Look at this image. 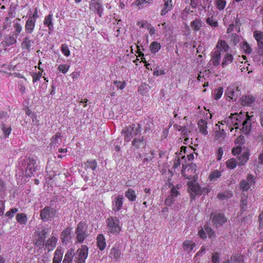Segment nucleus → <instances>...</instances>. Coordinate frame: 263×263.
Segmentation results:
<instances>
[{
	"label": "nucleus",
	"instance_id": "23",
	"mask_svg": "<svg viewBox=\"0 0 263 263\" xmlns=\"http://www.w3.org/2000/svg\"><path fill=\"white\" fill-rule=\"evenodd\" d=\"M35 22L34 19L28 18L25 23V30L27 33H31L34 29Z\"/></svg>",
	"mask_w": 263,
	"mask_h": 263
},
{
	"label": "nucleus",
	"instance_id": "57",
	"mask_svg": "<svg viewBox=\"0 0 263 263\" xmlns=\"http://www.w3.org/2000/svg\"><path fill=\"white\" fill-rule=\"evenodd\" d=\"M2 129L4 134V137L7 138L9 136L11 132V128L10 126H6L5 125H3Z\"/></svg>",
	"mask_w": 263,
	"mask_h": 263
},
{
	"label": "nucleus",
	"instance_id": "5",
	"mask_svg": "<svg viewBox=\"0 0 263 263\" xmlns=\"http://www.w3.org/2000/svg\"><path fill=\"white\" fill-rule=\"evenodd\" d=\"M88 248L86 245L81 246L74 253V261L76 263H85L88 257Z\"/></svg>",
	"mask_w": 263,
	"mask_h": 263
},
{
	"label": "nucleus",
	"instance_id": "59",
	"mask_svg": "<svg viewBox=\"0 0 263 263\" xmlns=\"http://www.w3.org/2000/svg\"><path fill=\"white\" fill-rule=\"evenodd\" d=\"M219 255L218 253L215 252L212 254V263H219Z\"/></svg>",
	"mask_w": 263,
	"mask_h": 263
},
{
	"label": "nucleus",
	"instance_id": "11",
	"mask_svg": "<svg viewBox=\"0 0 263 263\" xmlns=\"http://www.w3.org/2000/svg\"><path fill=\"white\" fill-rule=\"evenodd\" d=\"M124 197L122 195L115 197L112 201V209L115 212H119L121 210L123 204Z\"/></svg>",
	"mask_w": 263,
	"mask_h": 263
},
{
	"label": "nucleus",
	"instance_id": "63",
	"mask_svg": "<svg viewBox=\"0 0 263 263\" xmlns=\"http://www.w3.org/2000/svg\"><path fill=\"white\" fill-rule=\"evenodd\" d=\"M114 84L115 85H117V87L120 89H124L126 86L125 82H123V83H121L120 81H115L114 82Z\"/></svg>",
	"mask_w": 263,
	"mask_h": 263
},
{
	"label": "nucleus",
	"instance_id": "54",
	"mask_svg": "<svg viewBox=\"0 0 263 263\" xmlns=\"http://www.w3.org/2000/svg\"><path fill=\"white\" fill-rule=\"evenodd\" d=\"M146 4H147V3H145L144 0H137L135 3H133L132 5H136L138 7L139 9H141L143 8L145 6Z\"/></svg>",
	"mask_w": 263,
	"mask_h": 263
},
{
	"label": "nucleus",
	"instance_id": "19",
	"mask_svg": "<svg viewBox=\"0 0 263 263\" xmlns=\"http://www.w3.org/2000/svg\"><path fill=\"white\" fill-rule=\"evenodd\" d=\"M221 59V53L219 51H214L212 53V57L210 63L216 67L219 66Z\"/></svg>",
	"mask_w": 263,
	"mask_h": 263
},
{
	"label": "nucleus",
	"instance_id": "52",
	"mask_svg": "<svg viewBox=\"0 0 263 263\" xmlns=\"http://www.w3.org/2000/svg\"><path fill=\"white\" fill-rule=\"evenodd\" d=\"M69 65L60 64L59 65L58 69L61 72L66 73L69 70Z\"/></svg>",
	"mask_w": 263,
	"mask_h": 263
},
{
	"label": "nucleus",
	"instance_id": "31",
	"mask_svg": "<svg viewBox=\"0 0 263 263\" xmlns=\"http://www.w3.org/2000/svg\"><path fill=\"white\" fill-rule=\"evenodd\" d=\"M33 43V41L30 39V37L26 36L24 39L23 41L21 44V46L23 49H26L28 51H30L31 50V46Z\"/></svg>",
	"mask_w": 263,
	"mask_h": 263
},
{
	"label": "nucleus",
	"instance_id": "56",
	"mask_svg": "<svg viewBox=\"0 0 263 263\" xmlns=\"http://www.w3.org/2000/svg\"><path fill=\"white\" fill-rule=\"evenodd\" d=\"M237 165V162L234 159H231L227 161V166L230 169L234 168Z\"/></svg>",
	"mask_w": 263,
	"mask_h": 263
},
{
	"label": "nucleus",
	"instance_id": "13",
	"mask_svg": "<svg viewBox=\"0 0 263 263\" xmlns=\"http://www.w3.org/2000/svg\"><path fill=\"white\" fill-rule=\"evenodd\" d=\"M198 235L199 237L202 239H205L206 237V235L211 238L215 237L213 231L207 226H205L203 228H201L199 231Z\"/></svg>",
	"mask_w": 263,
	"mask_h": 263
},
{
	"label": "nucleus",
	"instance_id": "12",
	"mask_svg": "<svg viewBox=\"0 0 263 263\" xmlns=\"http://www.w3.org/2000/svg\"><path fill=\"white\" fill-rule=\"evenodd\" d=\"M253 36L257 41L260 54L263 53V32L256 30L253 32Z\"/></svg>",
	"mask_w": 263,
	"mask_h": 263
},
{
	"label": "nucleus",
	"instance_id": "25",
	"mask_svg": "<svg viewBox=\"0 0 263 263\" xmlns=\"http://www.w3.org/2000/svg\"><path fill=\"white\" fill-rule=\"evenodd\" d=\"M97 243L98 248L103 251L106 246V240L103 234H99L97 237Z\"/></svg>",
	"mask_w": 263,
	"mask_h": 263
},
{
	"label": "nucleus",
	"instance_id": "48",
	"mask_svg": "<svg viewBox=\"0 0 263 263\" xmlns=\"http://www.w3.org/2000/svg\"><path fill=\"white\" fill-rule=\"evenodd\" d=\"M132 144L133 146L138 148L141 146H144L145 145V142L143 138L141 139H135L132 142Z\"/></svg>",
	"mask_w": 263,
	"mask_h": 263
},
{
	"label": "nucleus",
	"instance_id": "3",
	"mask_svg": "<svg viewBox=\"0 0 263 263\" xmlns=\"http://www.w3.org/2000/svg\"><path fill=\"white\" fill-rule=\"evenodd\" d=\"M77 243H82L88 236L87 226L84 222H80L76 229Z\"/></svg>",
	"mask_w": 263,
	"mask_h": 263
},
{
	"label": "nucleus",
	"instance_id": "44",
	"mask_svg": "<svg viewBox=\"0 0 263 263\" xmlns=\"http://www.w3.org/2000/svg\"><path fill=\"white\" fill-rule=\"evenodd\" d=\"M239 42V36L236 34H231L230 36V44L233 46L236 45Z\"/></svg>",
	"mask_w": 263,
	"mask_h": 263
},
{
	"label": "nucleus",
	"instance_id": "10",
	"mask_svg": "<svg viewBox=\"0 0 263 263\" xmlns=\"http://www.w3.org/2000/svg\"><path fill=\"white\" fill-rule=\"evenodd\" d=\"M255 183V179L251 175L247 176L246 180H242L240 183V187L243 191L248 190Z\"/></svg>",
	"mask_w": 263,
	"mask_h": 263
},
{
	"label": "nucleus",
	"instance_id": "62",
	"mask_svg": "<svg viewBox=\"0 0 263 263\" xmlns=\"http://www.w3.org/2000/svg\"><path fill=\"white\" fill-rule=\"evenodd\" d=\"M206 252V246H202L200 250L197 252L194 256V259H195L198 256H202Z\"/></svg>",
	"mask_w": 263,
	"mask_h": 263
},
{
	"label": "nucleus",
	"instance_id": "45",
	"mask_svg": "<svg viewBox=\"0 0 263 263\" xmlns=\"http://www.w3.org/2000/svg\"><path fill=\"white\" fill-rule=\"evenodd\" d=\"M61 50L65 57H68L70 55V51L67 44H63L61 46Z\"/></svg>",
	"mask_w": 263,
	"mask_h": 263
},
{
	"label": "nucleus",
	"instance_id": "39",
	"mask_svg": "<svg viewBox=\"0 0 263 263\" xmlns=\"http://www.w3.org/2000/svg\"><path fill=\"white\" fill-rule=\"evenodd\" d=\"M249 159V153L247 152L243 153L239 158V165H244Z\"/></svg>",
	"mask_w": 263,
	"mask_h": 263
},
{
	"label": "nucleus",
	"instance_id": "24",
	"mask_svg": "<svg viewBox=\"0 0 263 263\" xmlns=\"http://www.w3.org/2000/svg\"><path fill=\"white\" fill-rule=\"evenodd\" d=\"M44 24L49 29V33L50 34L53 30V15L49 14L46 16L44 20Z\"/></svg>",
	"mask_w": 263,
	"mask_h": 263
},
{
	"label": "nucleus",
	"instance_id": "35",
	"mask_svg": "<svg viewBox=\"0 0 263 263\" xmlns=\"http://www.w3.org/2000/svg\"><path fill=\"white\" fill-rule=\"evenodd\" d=\"M255 101V98L251 96H246L241 99V103L244 106H249L252 104Z\"/></svg>",
	"mask_w": 263,
	"mask_h": 263
},
{
	"label": "nucleus",
	"instance_id": "21",
	"mask_svg": "<svg viewBox=\"0 0 263 263\" xmlns=\"http://www.w3.org/2000/svg\"><path fill=\"white\" fill-rule=\"evenodd\" d=\"M229 49V46L225 41L219 40L218 41L214 51H218L221 53V52H227Z\"/></svg>",
	"mask_w": 263,
	"mask_h": 263
},
{
	"label": "nucleus",
	"instance_id": "20",
	"mask_svg": "<svg viewBox=\"0 0 263 263\" xmlns=\"http://www.w3.org/2000/svg\"><path fill=\"white\" fill-rule=\"evenodd\" d=\"M161 15L163 16L168 11H171L173 7L172 0H163V4L162 5Z\"/></svg>",
	"mask_w": 263,
	"mask_h": 263
},
{
	"label": "nucleus",
	"instance_id": "43",
	"mask_svg": "<svg viewBox=\"0 0 263 263\" xmlns=\"http://www.w3.org/2000/svg\"><path fill=\"white\" fill-rule=\"evenodd\" d=\"M231 262L235 263H243L242 260V256L239 254H233L231 258Z\"/></svg>",
	"mask_w": 263,
	"mask_h": 263
},
{
	"label": "nucleus",
	"instance_id": "4",
	"mask_svg": "<svg viewBox=\"0 0 263 263\" xmlns=\"http://www.w3.org/2000/svg\"><path fill=\"white\" fill-rule=\"evenodd\" d=\"M140 126L137 125V126L134 124L126 126L122 130V134H124V139L126 141H129L135 136L140 132Z\"/></svg>",
	"mask_w": 263,
	"mask_h": 263
},
{
	"label": "nucleus",
	"instance_id": "22",
	"mask_svg": "<svg viewBox=\"0 0 263 263\" xmlns=\"http://www.w3.org/2000/svg\"><path fill=\"white\" fill-rule=\"evenodd\" d=\"M71 231L72 228L70 227L67 228L66 229L63 231L61 235V239L63 242L67 243L70 241L71 238Z\"/></svg>",
	"mask_w": 263,
	"mask_h": 263
},
{
	"label": "nucleus",
	"instance_id": "40",
	"mask_svg": "<svg viewBox=\"0 0 263 263\" xmlns=\"http://www.w3.org/2000/svg\"><path fill=\"white\" fill-rule=\"evenodd\" d=\"M161 45L157 42H153L150 45V49L153 53L158 52L161 49Z\"/></svg>",
	"mask_w": 263,
	"mask_h": 263
},
{
	"label": "nucleus",
	"instance_id": "15",
	"mask_svg": "<svg viewBox=\"0 0 263 263\" xmlns=\"http://www.w3.org/2000/svg\"><path fill=\"white\" fill-rule=\"evenodd\" d=\"M179 193L175 186L171 189L170 195L166 198L165 204L167 206H171L174 202V198L177 197Z\"/></svg>",
	"mask_w": 263,
	"mask_h": 263
},
{
	"label": "nucleus",
	"instance_id": "29",
	"mask_svg": "<svg viewBox=\"0 0 263 263\" xmlns=\"http://www.w3.org/2000/svg\"><path fill=\"white\" fill-rule=\"evenodd\" d=\"M195 246V243L190 240H185L182 244V248L184 251H186L187 253L193 251Z\"/></svg>",
	"mask_w": 263,
	"mask_h": 263
},
{
	"label": "nucleus",
	"instance_id": "33",
	"mask_svg": "<svg viewBox=\"0 0 263 263\" xmlns=\"http://www.w3.org/2000/svg\"><path fill=\"white\" fill-rule=\"evenodd\" d=\"M58 239L55 237H52L46 243V247L48 251L52 250L56 246Z\"/></svg>",
	"mask_w": 263,
	"mask_h": 263
},
{
	"label": "nucleus",
	"instance_id": "2",
	"mask_svg": "<svg viewBox=\"0 0 263 263\" xmlns=\"http://www.w3.org/2000/svg\"><path fill=\"white\" fill-rule=\"evenodd\" d=\"M107 232L111 234H119L121 230L122 224L116 217H111L106 220Z\"/></svg>",
	"mask_w": 263,
	"mask_h": 263
},
{
	"label": "nucleus",
	"instance_id": "49",
	"mask_svg": "<svg viewBox=\"0 0 263 263\" xmlns=\"http://www.w3.org/2000/svg\"><path fill=\"white\" fill-rule=\"evenodd\" d=\"M179 130L181 132L182 136H183V138H184V141H185L184 143H186L187 141L189 140V138H187V137L188 136V135L190 132L185 127H181L179 129Z\"/></svg>",
	"mask_w": 263,
	"mask_h": 263
},
{
	"label": "nucleus",
	"instance_id": "47",
	"mask_svg": "<svg viewBox=\"0 0 263 263\" xmlns=\"http://www.w3.org/2000/svg\"><path fill=\"white\" fill-rule=\"evenodd\" d=\"M241 48L247 54L250 53L252 51L250 46L247 42L243 41L241 43Z\"/></svg>",
	"mask_w": 263,
	"mask_h": 263
},
{
	"label": "nucleus",
	"instance_id": "9",
	"mask_svg": "<svg viewBox=\"0 0 263 263\" xmlns=\"http://www.w3.org/2000/svg\"><path fill=\"white\" fill-rule=\"evenodd\" d=\"M89 8L92 11L96 12L100 17L102 16L103 8L100 0H91Z\"/></svg>",
	"mask_w": 263,
	"mask_h": 263
},
{
	"label": "nucleus",
	"instance_id": "46",
	"mask_svg": "<svg viewBox=\"0 0 263 263\" xmlns=\"http://www.w3.org/2000/svg\"><path fill=\"white\" fill-rule=\"evenodd\" d=\"M85 166L92 170H95L97 166V162L95 160H88L85 163Z\"/></svg>",
	"mask_w": 263,
	"mask_h": 263
},
{
	"label": "nucleus",
	"instance_id": "61",
	"mask_svg": "<svg viewBox=\"0 0 263 263\" xmlns=\"http://www.w3.org/2000/svg\"><path fill=\"white\" fill-rule=\"evenodd\" d=\"M17 212H18L17 209L13 208L10 211L6 212V216L9 217L10 218H11L14 216V214H15Z\"/></svg>",
	"mask_w": 263,
	"mask_h": 263
},
{
	"label": "nucleus",
	"instance_id": "8",
	"mask_svg": "<svg viewBox=\"0 0 263 263\" xmlns=\"http://www.w3.org/2000/svg\"><path fill=\"white\" fill-rule=\"evenodd\" d=\"M36 160L33 158H29L27 160L25 175L27 177H31L32 175H34V173L36 172Z\"/></svg>",
	"mask_w": 263,
	"mask_h": 263
},
{
	"label": "nucleus",
	"instance_id": "28",
	"mask_svg": "<svg viewBox=\"0 0 263 263\" xmlns=\"http://www.w3.org/2000/svg\"><path fill=\"white\" fill-rule=\"evenodd\" d=\"M190 26L193 30L198 31L202 26V22L200 18H196L191 22Z\"/></svg>",
	"mask_w": 263,
	"mask_h": 263
},
{
	"label": "nucleus",
	"instance_id": "41",
	"mask_svg": "<svg viewBox=\"0 0 263 263\" xmlns=\"http://www.w3.org/2000/svg\"><path fill=\"white\" fill-rule=\"evenodd\" d=\"M221 176V173L218 171L215 170L212 172L209 176V179L210 181H215Z\"/></svg>",
	"mask_w": 263,
	"mask_h": 263
},
{
	"label": "nucleus",
	"instance_id": "36",
	"mask_svg": "<svg viewBox=\"0 0 263 263\" xmlns=\"http://www.w3.org/2000/svg\"><path fill=\"white\" fill-rule=\"evenodd\" d=\"M16 219L21 225H25L27 222V215L24 213H18L16 215Z\"/></svg>",
	"mask_w": 263,
	"mask_h": 263
},
{
	"label": "nucleus",
	"instance_id": "60",
	"mask_svg": "<svg viewBox=\"0 0 263 263\" xmlns=\"http://www.w3.org/2000/svg\"><path fill=\"white\" fill-rule=\"evenodd\" d=\"M15 28V32L13 33L16 36H18V35L21 33V32L22 30V27L21 25V24L17 23L14 26Z\"/></svg>",
	"mask_w": 263,
	"mask_h": 263
},
{
	"label": "nucleus",
	"instance_id": "7",
	"mask_svg": "<svg viewBox=\"0 0 263 263\" xmlns=\"http://www.w3.org/2000/svg\"><path fill=\"white\" fill-rule=\"evenodd\" d=\"M56 213L55 209L50 207L46 206L40 212L41 218L44 221H48L53 218Z\"/></svg>",
	"mask_w": 263,
	"mask_h": 263
},
{
	"label": "nucleus",
	"instance_id": "53",
	"mask_svg": "<svg viewBox=\"0 0 263 263\" xmlns=\"http://www.w3.org/2000/svg\"><path fill=\"white\" fill-rule=\"evenodd\" d=\"M155 152L154 151H151L149 153L145 155V158L143 160V163L151 161L155 157Z\"/></svg>",
	"mask_w": 263,
	"mask_h": 263
},
{
	"label": "nucleus",
	"instance_id": "17",
	"mask_svg": "<svg viewBox=\"0 0 263 263\" xmlns=\"http://www.w3.org/2000/svg\"><path fill=\"white\" fill-rule=\"evenodd\" d=\"M233 55L230 53L227 52L222 57L221 66L224 68L231 64L233 63Z\"/></svg>",
	"mask_w": 263,
	"mask_h": 263
},
{
	"label": "nucleus",
	"instance_id": "14",
	"mask_svg": "<svg viewBox=\"0 0 263 263\" xmlns=\"http://www.w3.org/2000/svg\"><path fill=\"white\" fill-rule=\"evenodd\" d=\"M187 185L189 191L192 195L201 193L199 185L195 181H189Z\"/></svg>",
	"mask_w": 263,
	"mask_h": 263
},
{
	"label": "nucleus",
	"instance_id": "42",
	"mask_svg": "<svg viewBox=\"0 0 263 263\" xmlns=\"http://www.w3.org/2000/svg\"><path fill=\"white\" fill-rule=\"evenodd\" d=\"M206 23L212 27H216L218 22L214 18L213 16H209L206 18Z\"/></svg>",
	"mask_w": 263,
	"mask_h": 263
},
{
	"label": "nucleus",
	"instance_id": "64",
	"mask_svg": "<svg viewBox=\"0 0 263 263\" xmlns=\"http://www.w3.org/2000/svg\"><path fill=\"white\" fill-rule=\"evenodd\" d=\"M42 76V72L34 73L33 75V82H36L40 80Z\"/></svg>",
	"mask_w": 263,
	"mask_h": 263
},
{
	"label": "nucleus",
	"instance_id": "30",
	"mask_svg": "<svg viewBox=\"0 0 263 263\" xmlns=\"http://www.w3.org/2000/svg\"><path fill=\"white\" fill-rule=\"evenodd\" d=\"M63 255V251L61 249L58 248L54 252L52 259V263H61Z\"/></svg>",
	"mask_w": 263,
	"mask_h": 263
},
{
	"label": "nucleus",
	"instance_id": "1",
	"mask_svg": "<svg viewBox=\"0 0 263 263\" xmlns=\"http://www.w3.org/2000/svg\"><path fill=\"white\" fill-rule=\"evenodd\" d=\"M222 122L228 124L230 127L231 132L235 129V133L238 130L239 133L242 132L247 135L249 133L251 129L250 117L248 114L245 116V118L242 113L231 114V116L226 118Z\"/></svg>",
	"mask_w": 263,
	"mask_h": 263
},
{
	"label": "nucleus",
	"instance_id": "34",
	"mask_svg": "<svg viewBox=\"0 0 263 263\" xmlns=\"http://www.w3.org/2000/svg\"><path fill=\"white\" fill-rule=\"evenodd\" d=\"M74 255V250L72 249L69 250L66 253L62 263H72V260Z\"/></svg>",
	"mask_w": 263,
	"mask_h": 263
},
{
	"label": "nucleus",
	"instance_id": "6",
	"mask_svg": "<svg viewBox=\"0 0 263 263\" xmlns=\"http://www.w3.org/2000/svg\"><path fill=\"white\" fill-rule=\"evenodd\" d=\"M226 95L230 100H236L240 95V89L238 86L232 84L227 88Z\"/></svg>",
	"mask_w": 263,
	"mask_h": 263
},
{
	"label": "nucleus",
	"instance_id": "37",
	"mask_svg": "<svg viewBox=\"0 0 263 263\" xmlns=\"http://www.w3.org/2000/svg\"><path fill=\"white\" fill-rule=\"evenodd\" d=\"M125 196L130 201H135L137 197L135 191L131 189H129L127 191L125 192Z\"/></svg>",
	"mask_w": 263,
	"mask_h": 263
},
{
	"label": "nucleus",
	"instance_id": "55",
	"mask_svg": "<svg viewBox=\"0 0 263 263\" xmlns=\"http://www.w3.org/2000/svg\"><path fill=\"white\" fill-rule=\"evenodd\" d=\"M223 91V88L222 87H219L216 89L214 93L215 99L218 100L220 99L222 95Z\"/></svg>",
	"mask_w": 263,
	"mask_h": 263
},
{
	"label": "nucleus",
	"instance_id": "58",
	"mask_svg": "<svg viewBox=\"0 0 263 263\" xmlns=\"http://www.w3.org/2000/svg\"><path fill=\"white\" fill-rule=\"evenodd\" d=\"M209 74V72L207 70H204L203 72L200 71L198 74L197 80L198 81L202 82L203 80H205V77Z\"/></svg>",
	"mask_w": 263,
	"mask_h": 263
},
{
	"label": "nucleus",
	"instance_id": "26",
	"mask_svg": "<svg viewBox=\"0 0 263 263\" xmlns=\"http://www.w3.org/2000/svg\"><path fill=\"white\" fill-rule=\"evenodd\" d=\"M17 36L13 34L12 35L6 37L5 40L2 42L4 47H8L15 44L16 42Z\"/></svg>",
	"mask_w": 263,
	"mask_h": 263
},
{
	"label": "nucleus",
	"instance_id": "50",
	"mask_svg": "<svg viewBox=\"0 0 263 263\" xmlns=\"http://www.w3.org/2000/svg\"><path fill=\"white\" fill-rule=\"evenodd\" d=\"M226 1L224 0H217L216 2V7L220 11L224 9L226 6Z\"/></svg>",
	"mask_w": 263,
	"mask_h": 263
},
{
	"label": "nucleus",
	"instance_id": "16",
	"mask_svg": "<svg viewBox=\"0 0 263 263\" xmlns=\"http://www.w3.org/2000/svg\"><path fill=\"white\" fill-rule=\"evenodd\" d=\"M212 221L214 225L216 227L222 225L226 221V219L221 214H212Z\"/></svg>",
	"mask_w": 263,
	"mask_h": 263
},
{
	"label": "nucleus",
	"instance_id": "51",
	"mask_svg": "<svg viewBox=\"0 0 263 263\" xmlns=\"http://www.w3.org/2000/svg\"><path fill=\"white\" fill-rule=\"evenodd\" d=\"M232 194L230 192L219 193L217 197L219 199L224 200L232 197Z\"/></svg>",
	"mask_w": 263,
	"mask_h": 263
},
{
	"label": "nucleus",
	"instance_id": "38",
	"mask_svg": "<svg viewBox=\"0 0 263 263\" xmlns=\"http://www.w3.org/2000/svg\"><path fill=\"white\" fill-rule=\"evenodd\" d=\"M61 135L60 133H57L54 136H53L51 139V146L55 147L58 144H59L61 142Z\"/></svg>",
	"mask_w": 263,
	"mask_h": 263
},
{
	"label": "nucleus",
	"instance_id": "32",
	"mask_svg": "<svg viewBox=\"0 0 263 263\" xmlns=\"http://www.w3.org/2000/svg\"><path fill=\"white\" fill-rule=\"evenodd\" d=\"M199 132L203 135H206L208 134L207 130V123L205 120H200L198 123Z\"/></svg>",
	"mask_w": 263,
	"mask_h": 263
},
{
	"label": "nucleus",
	"instance_id": "18",
	"mask_svg": "<svg viewBox=\"0 0 263 263\" xmlns=\"http://www.w3.org/2000/svg\"><path fill=\"white\" fill-rule=\"evenodd\" d=\"M47 231L45 229L37 232L38 238L36 239L35 245L39 248L42 247L44 244V240L46 238Z\"/></svg>",
	"mask_w": 263,
	"mask_h": 263
},
{
	"label": "nucleus",
	"instance_id": "27",
	"mask_svg": "<svg viewBox=\"0 0 263 263\" xmlns=\"http://www.w3.org/2000/svg\"><path fill=\"white\" fill-rule=\"evenodd\" d=\"M121 255V251L119 250L117 246H114L111 249L110 252V257L112 259L116 261L120 258Z\"/></svg>",
	"mask_w": 263,
	"mask_h": 263
}]
</instances>
